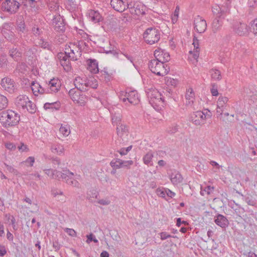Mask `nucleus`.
<instances>
[{"mask_svg":"<svg viewBox=\"0 0 257 257\" xmlns=\"http://www.w3.org/2000/svg\"><path fill=\"white\" fill-rule=\"evenodd\" d=\"M64 230L70 236L72 237L76 236V232L73 229L66 228Z\"/></svg>","mask_w":257,"mask_h":257,"instance_id":"obj_55","label":"nucleus"},{"mask_svg":"<svg viewBox=\"0 0 257 257\" xmlns=\"http://www.w3.org/2000/svg\"><path fill=\"white\" fill-rule=\"evenodd\" d=\"M87 194L89 200H90L91 198H97L98 195V193L96 191L93 190L92 191H90L88 192Z\"/></svg>","mask_w":257,"mask_h":257,"instance_id":"obj_49","label":"nucleus"},{"mask_svg":"<svg viewBox=\"0 0 257 257\" xmlns=\"http://www.w3.org/2000/svg\"><path fill=\"white\" fill-rule=\"evenodd\" d=\"M44 171L46 174L52 178L58 180L64 179L68 185L76 187H79L78 182L73 179L74 174L69 170H63V172L52 169H45Z\"/></svg>","mask_w":257,"mask_h":257,"instance_id":"obj_2","label":"nucleus"},{"mask_svg":"<svg viewBox=\"0 0 257 257\" xmlns=\"http://www.w3.org/2000/svg\"><path fill=\"white\" fill-rule=\"evenodd\" d=\"M20 120V115L12 110H8L0 113V122L5 127L16 125Z\"/></svg>","mask_w":257,"mask_h":257,"instance_id":"obj_3","label":"nucleus"},{"mask_svg":"<svg viewBox=\"0 0 257 257\" xmlns=\"http://www.w3.org/2000/svg\"><path fill=\"white\" fill-rule=\"evenodd\" d=\"M194 49H196L193 52L192 51H190V56H192L195 60L197 61V60L199 57V49L198 44L197 41H195L194 40H193V43Z\"/></svg>","mask_w":257,"mask_h":257,"instance_id":"obj_33","label":"nucleus"},{"mask_svg":"<svg viewBox=\"0 0 257 257\" xmlns=\"http://www.w3.org/2000/svg\"><path fill=\"white\" fill-rule=\"evenodd\" d=\"M52 25L55 31L63 33L65 30V24L63 18L60 15H55L52 19Z\"/></svg>","mask_w":257,"mask_h":257,"instance_id":"obj_14","label":"nucleus"},{"mask_svg":"<svg viewBox=\"0 0 257 257\" xmlns=\"http://www.w3.org/2000/svg\"><path fill=\"white\" fill-rule=\"evenodd\" d=\"M59 131L65 137L68 136L70 133L69 126L67 125H61L59 129Z\"/></svg>","mask_w":257,"mask_h":257,"instance_id":"obj_40","label":"nucleus"},{"mask_svg":"<svg viewBox=\"0 0 257 257\" xmlns=\"http://www.w3.org/2000/svg\"><path fill=\"white\" fill-rule=\"evenodd\" d=\"M194 29L199 33H204L207 28L206 21L199 16H197L194 19Z\"/></svg>","mask_w":257,"mask_h":257,"instance_id":"obj_15","label":"nucleus"},{"mask_svg":"<svg viewBox=\"0 0 257 257\" xmlns=\"http://www.w3.org/2000/svg\"><path fill=\"white\" fill-rule=\"evenodd\" d=\"M149 67L153 73L158 76H165L170 70L169 67L167 64L157 59L151 60L149 63Z\"/></svg>","mask_w":257,"mask_h":257,"instance_id":"obj_6","label":"nucleus"},{"mask_svg":"<svg viewBox=\"0 0 257 257\" xmlns=\"http://www.w3.org/2000/svg\"><path fill=\"white\" fill-rule=\"evenodd\" d=\"M4 164L5 166V167L7 168L8 171L9 172L13 173V174L16 175H18V172L17 170L15 169L13 166L9 165L5 163H4Z\"/></svg>","mask_w":257,"mask_h":257,"instance_id":"obj_47","label":"nucleus"},{"mask_svg":"<svg viewBox=\"0 0 257 257\" xmlns=\"http://www.w3.org/2000/svg\"><path fill=\"white\" fill-rule=\"evenodd\" d=\"M163 51L162 50L157 49L154 52V56L155 57V59L158 60L160 61H162L161 53H163Z\"/></svg>","mask_w":257,"mask_h":257,"instance_id":"obj_48","label":"nucleus"},{"mask_svg":"<svg viewBox=\"0 0 257 257\" xmlns=\"http://www.w3.org/2000/svg\"><path fill=\"white\" fill-rule=\"evenodd\" d=\"M132 146H128V147H127L126 148H121L120 149L119 151H118L117 152L121 155V156H123V155H125L127 154V153L128 152H130L132 149Z\"/></svg>","mask_w":257,"mask_h":257,"instance_id":"obj_46","label":"nucleus"},{"mask_svg":"<svg viewBox=\"0 0 257 257\" xmlns=\"http://www.w3.org/2000/svg\"><path fill=\"white\" fill-rule=\"evenodd\" d=\"M214 221L217 225L222 228H226L229 224L228 220L225 216L218 213L214 217Z\"/></svg>","mask_w":257,"mask_h":257,"instance_id":"obj_20","label":"nucleus"},{"mask_svg":"<svg viewBox=\"0 0 257 257\" xmlns=\"http://www.w3.org/2000/svg\"><path fill=\"white\" fill-rule=\"evenodd\" d=\"M121 116L119 113L112 114V123L114 125L117 126L122 123L121 122Z\"/></svg>","mask_w":257,"mask_h":257,"instance_id":"obj_36","label":"nucleus"},{"mask_svg":"<svg viewBox=\"0 0 257 257\" xmlns=\"http://www.w3.org/2000/svg\"><path fill=\"white\" fill-rule=\"evenodd\" d=\"M8 105V100L7 98L0 94V110L6 108Z\"/></svg>","mask_w":257,"mask_h":257,"instance_id":"obj_38","label":"nucleus"},{"mask_svg":"<svg viewBox=\"0 0 257 257\" xmlns=\"http://www.w3.org/2000/svg\"><path fill=\"white\" fill-rule=\"evenodd\" d=\"M150 104L156 109L159 110L163 106L164 100L161 93L157 89L151 88L146 91Z\"/></svg>","mask_w":257,"mask_h":257,"instance_id":"obj_4","label":"nucleus"},{"mask_svg":"<svg viewBox=\"0 0 257 257\" xmlns=\"http://www.w3.org/2000/svg\"><path fill=\"white\" fill-rule=\"evenodd\" d=\"M251 29L254 34H257V18L252 22L251 24Z\"/></svg>","mask_w":257,"mask_h":257,"instance_id":"obj_54","label":"nucleus"},{"mask_svg":"<svg viewBox=\"0 0 257 257\" xmlns=\"http://www.w3.org/2000/svg\"><path fill=\"white\" fill-rule=\"evenodd\" d=\"M154 157L153 154L152 152H148L143 157V162L147 165H153L152 159Z\"/></svg>","mask_w":257,"mask_h":257,"instance_id":"obj_30","label":"nucleus"},{"mask_svg":"<svg viewBox=\"0 0 257 257\" xmlns=\"http://www.w3.org/2000/svg\"><path fill=\"white\" fill-rule=\"evenodd\" d=\"M119 98L125 104L130 103L136 105L140 101L138 92L135 90L127 89L125 91H121L119 92Z\"/></svg>","mask_w":257,"mask_h":257,"instance_id":"obj_7","label":"nucleus"},{"mask_svg":"<svg viewBox=\"0 0 257 257\" xmlns=\"http://www.w3.org/2000/svg\"><path fill=\"white\" fill-rule=\"evenodd\" d=\"M39 45L43 48L50 50L51 49V45L50 44L45 41L44 39H41L38 43Z\"/></svg>","mask_w":257,"mask_h":257,"instance_id":"obj_42","label":"nucleus"},{"mask_svg":"<svg viewBox=\"0 0 257 257\" xmlns=\"http://www.w3.org/2000/svg\"><path fill=\"white\" fill-rule=\"evenodd\" d=\"M161 239L162 240H165L168 238L171 237L172 236L166 232H163L160 233Z\"/></svg>","mask_w":257,"mask_h":257,"instance_id":"obj_63","label":"nucleus"},{"mask_svg":"<svg viewBox=\"0 0 257 257\" xmlns=\"http://www.w3.org/2000/svg\"><path fill=\"white\" fill-rule=\"evenodd\" d=\"M127 8L130 10L132 14L136 15H144L147 11V8L142 3L140 2L127 3Z\"/></svg>","mask_w":257,"mask_h":257,"instance_id":"obj_12","label":"nucleus"},{"mask_svg":"<svg viewBox=\"0 0 257 257\" xmlns=\"http://www.w3.org/2000/svg\"><path fill=\"white\" fill-rule=\"evenodd\" d=\"M10 56L14 60H18L21 56V53L17 48H12L9 50Z\"/></svg>","mask_w":257,"mask_h":257,"instance_id":"obj_31","label":"nucleus"},{"mask_svg":"<svg viewBox=\"0 0 257 257\" xmlns=\"http://www.w3.org/2000/svg\"><path fill=\"white\" fill-rule=\"evenodd\" d=\"M15 103L18 108L23 110H27L31 113H34L36 111V105L25 95L18 96L16 98Z\"/></svg>","mask_w":257,"mask_h":257,"instance_id":"obj_5","label":"nucleus"},{"mask_svg":"<svg viewBox=\"0 0 257 257\" xmlns=\"http://www.w3.org/2000/svg\"><path fill=\"white\" fill-rule=\"evenodd\" d=\"M87 240L86 242L88 243H90L91 241H93L95 243L98 242V240L95 238V236L92 233L87 235Z\"/></svg>","mask_w":257,"mask_h":257,"instance_id":"obj_51","label":"nucleus"},{"mask_svg":"<svg viewBox=\"0 0 257 257\" xmlns=\"http://www.w3.org/2000/svg\"><path fill=\"white\" fill-rule=\"evenodd\" d=\"M170 180L174 185H177L182 182L183 177L180 173L174 171L170 175Z\"/></svg>","mask_w":257,"mask_h":257,"instance_id":"obj_25","label":"nucleus"},{"mask_svg":"<svg viewBox=\"0 0 257 257\" xmlns=\"http://www.w3.org/2000/svg\"><path fill=\"white\" fill-rule=\"evenodd\" d=\"M52 194L54 197H56L57 195H63V193L62 191L58 190L57 189L53 188L51 190Z\"/></svg>","mask_w":257,"mask_h":257,"instance_id":"obj_58","label":"nucleus"},{"mask_svg":"<svg viewBox=\"0 0 257 257\" xmlns=\"http://www.w3.org/2000/svg\"><path fill=\"white\" fill-rule=\"evenodd\" d=\"M245 201L249 205L254 206L256 204L255 200L250 198L249 197H246L245 199Z\"/></svg>","mask_w":257,"mask_h":257,"instance_id":"obj_59","label":"nucleus"},{"mask_svg":"<svg viewBox=\"0 0 257 257\" xmlns=\"http://www.w3.org/2000/svg\"><path fill=\"white\" fill-rule=\"evenodd\" d=\"M67 4L70 7L71 9H75L77 5L75 0H68Z\"/></svg>","mask_w":257,"mask_h":257,"instance_id":"obj_60","label":"nucleus"},{"mask_svg":"<svg viewBox=\"0 0 257 257\" xmlns=\"http://www.w3.org/2000/svg\"><path fill=\"white\" fill-rule=\"evenodd\" d=\"M60 88V81L58 79H51L45 87L46 93L57 92Z\"/></svg>","mask_w":257,"mask_h":257,"instance_id":"obj_18","label":"nucleus"},{"mask_svg":"<svg viewBox=\"0 0 257 257\" xmlns=\"http://www.w3.org/2000/svg\"><path fill=\"white\" fill-rule=\"evenodd\" d=\"M248 5L249 7L256 8L257 0H248Z\"/></svg>","mask_w":257,"mask_h":257,"instance_id":"obj_64","label":"nucleus"},{"mask_svg":"<svg viewBox=\"0 0 257 257\" xmlns=\"http://www.w3.org/2000/svg\"><path fill=\"white\" fill-rule=\"evenodd\" d=\"M228 98L225 96H220L217 101L216 112L219 115H221L224 109L227 106Z\"/></svg>","mask_w":257,"mask_h":257,"instance_id":"obj_16","label":"nucleus"},{"mask_svg":"<svg viewBox=\"0 0 257 257\" xmlns=\"http://www.w3.org/2000/svg\"><path fill=\"white\" fill-rule=\"evenodd\" d=\"M223 25L222 21L218 19H215L212 24V30L214 33L220 31Z\"/></svg>","mask_w":257,"mask_h":257,"instance_id":"obj_27","label":"nucleus"},{"mask_svg":"<svg viewBox=\"0 0 257 257\" xmlns=\"http://www.w3.org/2000/svg\"><path fill=\"white\" fill-rule=\"evenodd\" d=\"M234 31L239 36H244L248 33V28L245 23L236 22L233 26Z\"/></svg>","mask_w":257,"mask_h":257,"instance_id":"obj_19","label":"nucleus"},{"mask_svg":"<svg viewBox=\"0 0 257 257\" xmlns=\"http://www.w3.org/2000/svg\"><path fill=\"white\" fill-rule=\"evenodd\" d=\"M98 203L101 205H107L110 204V201L108 199H103L99 200Z\"/></svg>","mask_w":257,"mask_h":257,"instance_id":"obj_61","label":"nucleus"},{"mask_svg":"<svg viewBox=\"0 0 257 257\" xmlns=\"http://www.w3.org/2000/svg\"><path fill=\"white\" fill-rule=\"evenodd\" d=\"M209 111L204 110V111H197L193 112L190 115L189 120L196 125H202L205 123L207 117H210Z\"/></svg>","mask_w":257,"mask_h":257,"instance_id":"obj_9","label":"nucleus"},{"mask_svg":"<svg viewBox=\"0 0 257 257\" xmlns=\"http://www.w3.org/2000/svg\"><path fill=\"white\" fill-rule=\"evenodd\" d=\"M43 32L42 27L36 25H34L32 29V33L36 37L41 36Z\"/></svg>","mask_w":257,"mask_h":257,"instance_id":"obj_34","label":"nucleus"},{"mask_svg":"<svg viewBox=\"0 0 257 257\" xmlns=\"http://www.w3.org/2000/svg\"><path fill=\"white\" fill-rule=\"evenodd\" d=\"M116 126L117 134L118 136L122 137L124 135L127 134V128L126 125L121 123Z\"/></svg>","mask_w":257,"mask_h":257,"instance_id":"obj_32","label":"nucleus"},{"mask_svg":"<svg viewBox=\"0 0 257 257\" xmlns=\"http://www.w3.org/2000/svg\"><path fill=\"white\" fill-rule=\"evenodd\" d=\"M88 16L89 19L93 22L96 23L102 20V17L97 11L90 10L88 12Z\"/></svg>","mask_w":257,"mask_h":257,"instance_id":"obj_24","label":"nucleus"},{"mask_svg":"<svg viewBox=\"0 0 257 257\" xmlns=\"http://www.w3.org/2000/svg\"><path fill=\"white\" fill-rule=\"evenodd\" d=\"M143 38L147 44H155L160 39V31L156 28H149L144 33Z\"/></svg>","mask_w":257,"mask_h":257,"instance_id":"obj_8","label":"nucleus"},{"mask_svg":"<svg viewBox=\"0 0 257 257\" xmlns=\"http://www.w3.org/2000/svg\"><path fill=\"white\" fill-rule=\"evenodd\" d=\"M65 50L66 51H67V54H68V58H69V60H72V61H75L77 59L76 56L75 55V53H73V54H71L69 51V48H65Z\"/></svg>","mask_w":257,"mask_h":257,"instance_id":"obj_57","label":"nucleus"},{"mask_svg":"<svg viewBox=\"0 0 257 257\" xmlns=\"http://www.w3.org/2000/svg\"><path fill=\"white\" fill-rule=\"evenodd\" d=\"M214 189V187L211 186H207L204 188L201 187L200 194L202 196H204L205 194H210L213 193Z\"/></svg>","mask_w":257,"mask_h":257,"instance_id":"obj_35","label":"nucleus"},{"mask_svg":"<svg viewBox=\"0 0 257 257\" xmlns=\"http://www.w3.org/2000/svg\"><path fill=\"white\" fill-rule=\"evenodd\" d=\"M121 168H128L131 165L133 164V161H122L121 160Z\"/></svg>","mask_w":257,"mask_h":257,"instance_id":"obj_52","label":"nucleus"},{"mask_svg":"<svg viewBox=\"0 0 257 257\" xmlns=\"http://www.w3.org/2000/svg\"><path fill=\"white\" fill-rule=\"evenodd\" d=\"M230 5V0H225L223 4H216L212 7V13L217 17L224 18L229 12Z\"/></svg>","mask_w":257,"mask_h":257,"instance_id":"obj_10","label":"nucleus"},{"mask_svg":"<svg viewBox=\"0 0 257 257\" xmlns=\"http://www.w3.org/2000/svg\"><path fill=\"white\" fill-rule=\"evenodd\" d=\"M166 192V188H159L156 191L157 194L159 196L162 197V198H165V197L166 196V193L165 192Z\"/></svg>","mask_w":257,"mask_h":257,"instance_id":"obj_43","label":"nucleus"},{"mask_svg":"<svg viewBox=\"0 0 257 257\" xmlns=\"http://www.w3.org/2000/svg\"><path fill=\"white\" fill-rule=\"evenodd\" d=\"M109 47H107L106 49L104 48V52L106 54H112L114 56H116L117 58L119 57V54L115 50H114V47L109 42Z\"/></svg>","mask_w":257,"mask_h":257,"instance_id":"obj_37","label":"nucleus"},{"mask_svg":"<svg viewBox=\"0 0 257 257\" xmlns=\"http://www.w3.org/2000/svg\"><path fill=\"white\" fill-rule=\"evenodd\" d=\"M20 4L15 0H6L2 4V8L4 11L11 14L15 13L19 9Z\"/></svg>","mask_w":257,"mask_h":257,"instance_id":"obj_13","label":"nucleus"},{"mask_svg":"<svg viewBox=\"0 0 257 257\" xmlns=\"http://www.w3.org/2000/svg\"><path fill=\"white\" fill-rule=\"evenodd\" d=\"M75 88L71 89L69 91V95L75 103L82 106L84 105L87 99V96L82 93L83 91H87L89 88H96L98 84L94 79H84L78 77L74 81Z\"/></svg>","mask_w":257,"mask_h":257,"instance_id":"obj_1","label":"nucleus"},{"mask_svg":"<svg viewBox=\"0 0 257 257\" xmlns=\"http://www.w3.org/2000/svg\"><path fill=\"white\" fill-rule=\"evenodd\" d=\"M16 29L19 34H26L28 32L23 17L20 16L17 21Z\"/></svg>","mask_w":257,"mask_h":257,"instance_id":"obj_22","label":"nucleus"},{"mask_svg":"<svg viewBox=\"0 0 257 257\" xmlns=\"http://www.w3.org/2000/svg\"><path fill=\"white\" fill-rule=\"evenodd\" d=\"M211 79L213 80L219 81L221 79V72L217 69H212L209 71Z\"/></svg>","mask_w":257,"mask_h":257,"instance_id":"obj_28","label":"nucleus"},{"mask_svg":"<svg viewBox=\"0 0 257 257\" xmlns=\"http://www.w3.org/2000/svg\"><path fill=\"white\" fill-rule=\"evenodd\" d=\"M89 70L93 73H98V77L101 80L108 82L111 79V75L108 73L107 68H104L103 70L99 72L97 63L95 61H94L89 66Z\"/></svg>","mask_w":257,"mask_h":257,"instance_id":"obj_11","label":"nucleus"},{"mask_svg":"<svg viewBox=\"0 0 257 257\" xmlns=\"http://www.w3.org/2000/svg\"><path fill=\"white\" fill-rule=\"evenodd\" d=\"M31 89L35 95H38L39 93H46L45 88L43 87L39 83L33 81L31 85Z\"/></svg>","mask_w":257,"mask_h":257,"instance_id":"obj_23","label":"nucleus"},{"mask_svg":"<svg viewBox=\"0 0 257 257\" xmlns=\"http://www.w3.org/2000/svg\"><path fill=\"white\" fill-rule=\"evenodd\" d=\"M162 61L164 62H168L170 60V55L168 53L163 51V53H161Z\"/></svg>","mask_w":257,"mask_h":257,"instance_id":"obj_50","label":"nucleus"},{"mask_svg":"<svg viewBox=\"0 0 257 257\" xmlns=\"http://www.w3.org/2000/svg\"><path fill=\"white\" fill-rule=\"evenodd\" d=\"M185 98L186 99V104L187 105H191L194 99V93L192 88H189L187 90Z\"/></svg>","mask_w":257,"mask_h":257,"instance_id":"obj_26","label":"nucleus"},{"mask_svg":"<svg viewBox=\"0 0 257 257\" xmlns=\"http://www.w3.org/2000/svg\"><path fill=\"white\" fill-rule=\"evenodd\" d=\"M27 165H29L31 167L33 166V164L35 162V158L33 157H28L26 160L24 162Z\"/></svg>","mask_w":257,"mask_h":257,"instance_id":"obj_56","label":"nucleus"},{"mask_svg":"<svg viewBox=\"0 0 257 257\" xmlns=\"http://www.w3.org/2000/svg\"><path fill=\"white\" fill-rule=\"evenodd\" d=\"M61 65L63 67L64 69L66 71H69L71 69L70 60L65 61H61L60 62Z\"/></svg>","mask_w":257,"mask_h":257,"instance_id":"obj_41","label":"nucleus"},{"mask_svg":"<svg viewBox=\"0 0 257 257\" xmlns=\"http://www.w3.org/2000/svg\"><path fill=\"white\" fill-rule=\"evenodd\" d=\"M51 150L52 153L61 155L64 152V147L60 144H54L51 146Z\"/></svg>","mask_w":257,"mask_h":257,"instance_id":"obj_29","label":"nucleus"},{"mask_svg":"<svg viewBox=\"0 0 257 257\" xmlns=\"http://www.w3.org/2000/svg\"><path fill=\"white\" fill-rule=\"evenodd\" d=\"M57 56L60 60V62H61V61H66V60H69L67 53V51H66L64 53H59Z\"/></svg>","mask_w":257,"mask_h":257,"instance_id":"obj_45","label":"nucleus"},{"mask_svg":"<svg viewBox=\"0 0 257 257\" xmlns=\"http://www.w3.org/2000/svg\"><path fill=\"white\" fill-rule=\"evenodd\" d=\"M5 38L12 43L17 42V39L15 37L14 34L12 32H10V34L5 36Z\"/></svg>","mask_w":257,"mask_h":257,"instance_id":"obj_44","label":"nucleus"},{"mask_svg":"<svg viewBox=\"0 0 257 257\" xmlns=\"http://www.w3.org/2000/svg\"><path fill=\"white\" fill-rule=\"evenodd\" d=\"M110 165L113 169H119L121 168V160L119 159H113L110 163Z\"/></svg>","mask_w":257,"mask_h":257,"instance_id":"obj_39","label":"nucleus"},{"mask_svg":"<svg viewBox=\"0 0 257 257\" xmlns=\"http://www.w3.org/2000/svg\"><path fill=\"white\" fill-rule=\"evenodd\" d=\"M3 88L9 93H12L15 89V82L11 78L6 77L3 78L1 83Z\"/></svg>","mask_w":257,"mask_h":257,"instance_id":"obj_17","label":"nucleus"},{"mask_svg":"<svg viewBox=\"0 0 257 257\" xmlns=\"http://www.w3.org/2000/svg\"><path fill=\"white\" fill-rule=\"evenodd\" d=\"M110 5L114 10L119 12H122L127 9V3L122 0H111Z\"/></svg>","mask_w":257,"mask_h":257,"instance_id":"obj_21","label":"nucleus"},{"mask_svg":"<svg viewBox=\"0 0 257 257\" xmlns=\"http://www.w3.org/2000/svg\"><path fill=\"white\" fill-rule=\"evenodd\" d=\"M5 147L7 149L10 150H13L16 149V146L13 143H6L5 144Z\"/></svg>","mask_w":257,"mask_h":257,"instance_id":"obj_62","label":"nucleus"},{"mask_svg":"<svg viewBox=\"0 0 257 257\" xmlns=\"http://www.w3.org/2000/svg\"><path fill=\"white\" fill-rule=\"evenodd\" d=\"M211 93L213 96H217L218 94L217 86L215 83L211 84Z\"/></svg>","mask_w":257,"mask_h":257,"instance_id":"obj_53","label":"nucleus"}]
</instances>
